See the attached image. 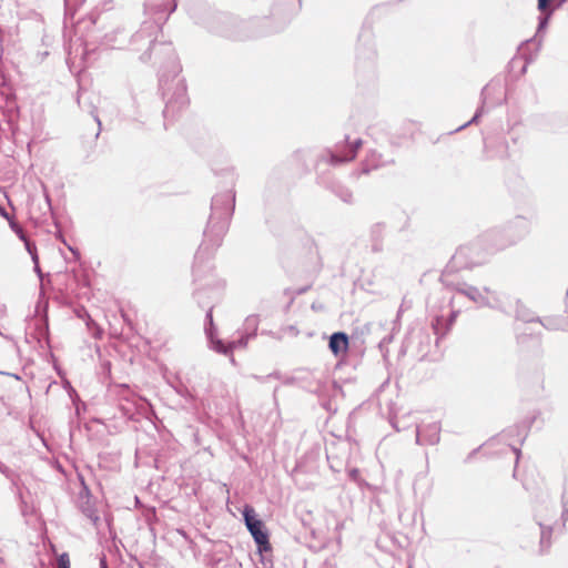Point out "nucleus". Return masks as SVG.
<instances>
[{"label":"nucleus","mask_w":568,"mask_h":568,"mask_svg":"<svg viewBox=\"0 0 568 568\" xmlns=\"http://www.w3.org/2000/svg\"><path fill=\"white\" fill-rule=\"evenodd\" d=\"M243 517L246 528L251 532L260 552H266L272 549L268 532L262 520L256 518L255 510L252 506L246 505L243 509Z\"/></svg>","instance_id":"f257e3e1"},{"label":"nucleus","mask_w":568,"mask_h":568,"mask_svg":"<svg viewBox=\"0 0 568 568\" xmlns=\"http://www.w3.org/2000/svg\"><path fill=\"white\" fill-rule=\"evenodd\" d=\"M329 348L335 354L346 353L348 349V337L345 333H334L329 339Z\"/></svg>","instance_id":"f03ea898"},{"label":"nucleus","mask_w":568,"mask_h":568,"mask_svg":"<svg viewBox=\"0 0 568 568\" xmlns=\"http://www.w3.org/2000/svg\"><path fill=\"white\" fill-rule=\"evenodd\" d=\"M361 145H362L361 140H356V141L352 142L349 153L347 155H345L344 158H338V156L334 155L332 158L333 162L339 163V162L353 161L355 159L357 150L361 148Z\"/></svg>","instance_id":"7ed1b4c3"},{"label":"nucleus","mask_w":568,"mask_h":568,"mask_svg":"<svg viewBox=\"0 0 568 568\" xmlns=\"http://www.w3.org/2000/svg\"><path fill=\"white\" fill-rule=\"evenodd\" d=\"M364 163H375L374 168H377L382 163V155L375 151L371 152Z\"/></svg>","instance_id":"20e7f679"},{"label":"nucleus","mask_w":568,"mask_h":568,"mask_svg":"<svg viewBox=\"0 0 568 568\" xmlns=\"http://www.w3.org/2000/svg\"><path fill=\"white\" fill-rule=\"evenodd\" d=\"M474 254V250L471 248H460L456 255L454 256L455 260L462 261L465 260Z\"/></svg>","instance_id":"39448f33"},{"label":"nucleus","mask_w":568,"mask_h":568,"mask_svg":"<svg viewBox=\"0 0 568 568\" xmlns=\"http://www.w3.org/2000/svg\"><path fill=\"white\" fill-rule=\"evenodd\" d=\"M58 568H70V558L68 554H62L58 558Z\"/></svg>","instance_id":"423d86ee"},{"label":"nucleus","mask_w":568,"mask_h":568,"mask_svg":"<svg viewBox=\"0 0 568 568\" xmlns=\"http://www.w3.org/2000/svg\"><path fill=\"white\" fill-rule=\"evenodd\" d=\"M0 215L3 216L4 219L9 220V214L2 206H0Z\"/></svg>","instance_id":"0eeeda50"},{"label":"nucleus","mask_w":568,"mask_h":568,"mask_svg":"<svg viewBox=\"0 0 568 568\" xmlns=\"http://www.w3.org/2000/svg\"><path fill=\"white\" fill-rule=\"evenodd\" d=\"M476 264L475 263H471L469 265H467V267H474Z\"/></svg>","instance_id":"6e6552de"}]
</instances>
